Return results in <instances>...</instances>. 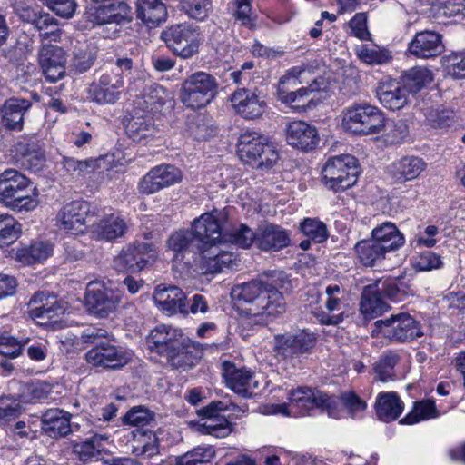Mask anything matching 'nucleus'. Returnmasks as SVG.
I'll list each match as a JSON object with an SVG mask.
<instances>
[{"label": "nucleus", "mask_w": 465, "mask_h": 465, "mask_svg": "<svg viewBox=\"0 0 465 465\" xmlns=\"http://www.w3.org/2000/svg\"><path fill=\"white\" fill-rule=\"evenodd\" d=\"M153 299L157 308L167 315L188 314L187 297L177 286L159 284L154 289Z\"/></svg>", "instance_id": "23"}, {"label": "nucleus", "mask_w": 465, "mask_h": 465, "mask_svg": "<svg viewBox=\"0 0 465 465\" xmlns=\"http://www.w3.org/2000/svg\"><path fill=\"white\" fill-rule=\"evenodd\" d=\"M181 171L172 164H161L152 168L139 182V193L153 194L179 183Z\"/></svg>", "instance_id": "20"}, {"label": "nucleus", "mask_w": 465, "mask_h": 465, "mask_svg": "<svg viewBox=\"0 0 465 465\" xmlns=\"http://www.w3.org/2000/svg\"><path fill=\"white\" fill-rule=\"evenodd\" d=\"M152 243L141 242L128 245L114 259V267L118 272H138L147 265L154 256Z\"/></svg>", "instance_id": "18"}, {"label": "nucleus", "mask_w": 465, "mask_h": 465, "mask_svg": "<svg viewBox=\"0 0 465 465\" xmlns=\"http://www.w3.org/2000/svg\"><path fill=\"white\" fill-rule=\"evenodd\" d=\"M31 101L24 98H8L0 107L1 124L11 131H21L25 113L31 108Z\"/></svg>", "instance_id": "30"}, {"label": "nucleus", "mask_w": 465, "mask_h": 465, "mask_svg": "<svg viewBox=\"0 0 465 465\" xmlns=\"http://www.w3.org/2000/svg\"><path fill=\"white\" fill-rule=\"evenodd\" d=\"M290 88L278 85L277 96L282 103L298 112H304L316 105L314 99L320 89L316 81H312L308 86L301 87L296 91H291Z\"/></svg>", "instance_id": "26"}, {"label": "nucleus", "mask_w": 465, "mask_h": 465, "mask_svg": "<svg viewBox=\"0 0 465 465\" xmlns=\"http://www.w3.org/2000/svg\"><path fill=\"white\" fill-rule=\"evenodd\" d=\"M135 114L126 126V133L134 143L145 145L160 138L162 132L152 115L146 114L138 115L137 112Z\"/></svg>", "instance_id": "31"}, {"label": "nucleus", "mask_w": 465, "mask_h": 465, "mask_svg": "<svg viewBox=\"0 0 465 465\" xmlns=\"http://www.w3.org/2000/svg\"><path fill=\"white\" fill-rule=\"evenodd\" d=\"M108 440L105 434H94L84 440L73 443V453L83 462L97 460L101 455L103 443Z\"/></svg>", "instance_id": "41"}, {"label": "nucleus", "mask_w": 465, "mask_h": 465, "mask_svg": "<svg viewBox=\"0 0 465 465\" xmlns=\"http://www.w3.org/2000/svg\"><path fill=\"white\" fill-rule=\"evenodd\" d=\"M258 234L246 224H239L230 233L226 232V237L223 238V242H230L241 248H249L254 240L257 241Z\"/></svg>", "instance_id": "59"}, {"label": "nucleus", "mask_w": 465, "mask_h": 465, "mask_svg": "<svg viewBox=\"0 0 465 465\" xmlns=\"http://www.w3.org/2000/svg\"><path fill=\"white\" fill-rule=\"evenodd\" d=\"M327 312H314L316 319L322 325H338L343 321L342 297L343 290L339 284H330L325 289Z\"/></svg>", "instance_id": "27"}, {"label": "nucleus", "mask_w": 465, "mask_h": 465, "mask_svg": "<svg viewBox=\"0 0 465 465\" xmlns=\"http://www.w3.org/2000/svg\"><path fill=\"white\" fill-rule=\"evenodd\" d=\"M341 127L355 135L378 134L385 128V115L380 108L369 103H354L343 109Z\"/></svg>", "instance_id": "3"}, {"label": "nucleus", "mask_w": 465, "mask_h": 465, "mask_svg": "<svg viewBox=\"0 0 465 465\" xmlns=\"http://www.w3.org/2000/svg\"><path fill=\"white\" fill-rule=\"evenodd\" d=\"M31 317L40 325H55L59 318L64 314L66 305L57 300L56 296L49 295L45 292H39L30 299L29 303Z\"/></svg>", "instance_id": "16"}, {"label": "nucleus", "mask_w": 465, "mask_h": 465, "mask_svg": "<svg viewBox=\"0 0 465 465\" xmlns=\"http://www.w3.org/2000/svg\"><path fill=\"white\" fill-rule=\"evenodd\" d=\"M124 84L123 76L106 71L90 85L89 94L99 104H114L120 98Z\"/></svg>", "instance_id": "25"}, {"label": "nucleus", "mask_w": 465, "mask_h": 465, "mask_svg": "<svg viewBox=\"0 0 465 465\" xmlns=\"http://www.w3.org/2000/svg\"><path fill=\"white\" fill-rule=\"evenodd\" d=\"M222 243H216L204 251L198 257V271L202 273H217L224 269H233L238 266L239 260L232 252L223 249Z\"/></svg>", "instance_id": "22"}, {"label": "nucleus", "mask_w": 465, "mask_h": 465, "mask_svg": "<svg viewBox=\"0 0 465 465\" xmlns=\"http://www.w3.org/2000/svg\"><path fill=\"white\" fill-rule=\"evenodd\" d=\"M137 18L147 26L155 27L167 17V10L161 0H137Z\"/></svg>", "instance_id": "39"}, {"label": "nucleus", "mask_w": 465, "mask_h": 465, "mask_svg": "<svg viewBox=\"0 0 465 465\" xmlns=\"http://www.w3.org/2000/svg\"><path fill=\"white\" fill-rule=\"evenodd\" d=\"M359 173L357 159L351 154H341L327 160L322 170V178L328 189L340 192L354 185Z\"/></svg>", "instance_id": "7"}, {"label": "nucleus", "mask_w": 465, "mask_h": 465, "mask_svg": "<svg viewBox=\"0 0 465 465\" xmlns=\"http://www.w3.org/2000/svg\"><path fill=\"white\" fill-rule=\"evenodd\" d=\"M53 253V246L45 242H37L29 248L20 251L18 257L21 262L31 264L46 260Z\"/></svg>", "instance_id": "51"}, {"label": "nucleus", "mask_w": 465, "mask_h": 465, "mask_svg": "<svg viewBox=\"0 0 465 465\" xmlns=\"http://www.w3.org/2000/svg\"><path fill=\"white\" fill-rule=\"evenodd\" d=\"M167 251L172 252L175 264L198 269L200 252L195 248V238L191 230L180 229L170 234L166 241Z\"/></svg>", "instance_id": "15"}, {"label": "nucleus", "mask_w": 465, "mask_h": 465, "mask_svg": "<svg viewBox=\"0 0 465 465\" xmlns=\"http://www.w3.org/2000/svg\"><path fill=\"white\" fill-rule=\"evenodd\" d=\"M150 347L160 354H165L173 364L181 363L185 351L184 339L181 330L169 325L156 326L149 336Z\"/></svg>", "instance_id": "14"}, {"label": "nucleus", "mask_w": 465, "mask_h": 465, "mask_svg": "<svg viewBox=\"0 0 465 465\" xmlns=\"http://www.w3.org/2000/svg\"><path fill=\"white\" fill-rule=\"evenodd\" d=\"M372 333L391 342L404 343L423 336L420 324L406 312L391 314L389 318L377 320Z\"/></svg>", "instance_id": "8"}, {"label": "nucleus", "mask_w": 465, "mask_h": 465, "mask_svg": "<svg viewBox=\"0 0 465 465\" xmlns=\"http://www.w3.org/2000/svg\"><path fill=\"white\" fill-rule=\"evenodd\" d=\"M26 347V353L34 361H43L48 355V341L44 339L31 337L24 338L23 349Z\"/></svg>", "instance_id": "62"}, {"label": "nucleus", "mask_w": 465, "mask_h": 465, "mask_svg": "<svg viewBox=\"0 0 465 465\" xmlns=\"http://www.w3.org/2000/svg\"><path fill=\"white\" fill-rule=\"evenodd\" d=\"M84 18L94 26L114 23L116 15L111 5H91L86 7Z\"/></svg>", "instance_id": "50"}, {"label": "nucleus", "mask_w": 465, "mask_h": 465, "mask_svg": "<svg viewBox=\"0 0 465 465\" xmlns=\"http://www.w3.org/2000/svg\"><path fill=\"white\" fill-rule=\"evenodd\" d=\"M94 227L97 237L107 241L122 237L127 230L125 220L119 213L105 214Z\"/></svg>", "instance_id": "42"}, {"label": "nucleus", "mask_w": 465, "mask_h": 465, "mask_svg": "<svg viewBox=\"0 0 465 465\" xmlns=\"http://www.w3.org/2000/svg\"><path fill=\"white\" fill-rule=\"evenodd\" d=\"M94 61V56L91 51L89 44L86 42L77 43L74 46L72 65L79 73L86 72L91 68Z\"/></svg>", "instance_id": "58"}, {"label": "nucleus", "mask_w": 465, "mask_h": 465, "mask_svg": "<svg viewBox=\"0 0 465 465\" xmlns=\"http://www.w3.org/2000/svg\"><path fill=\"white\" fill-rule=\"evenodd\" d=\"M422 159L416 156H405L394 161L388 166L389 174L396 182L402 183L416 179L425 168Z\"/></svg>", "instance_id": "36"}, {"label": "nucleus", "mask_w": 465, "mask_h": 465, "mask_svg": "<svg viewBox=\"0 0 465 465\" xmlns=\"http://www.w3.org/2000/svg\"><path fill=\"white\" fill-rule=\"evenodd\" d=\"M183 9L190 17L203 21L213 9V2L212 0H185Z\"/></svg>", "instance_id": "64"}, {"label": "nucleus", "mask_w": 465, "mask_h": 465, "mask_svg": "<svg viewBox=\"0 0 465 465\" xmlns=\"http://www.w3.org/2000/svg\"><path fill=\"white\" fill-rule=\"evenodd\" d=\"M214 455L215 450L212 446H198L180 456L177 465H207Z\"/></svg>", "instance_id": "53"}, {"label": "nucleus", "mask_w": 465, "mask_h": 465, "mask_svg": "<svg viewBox=\"0 0 465 465\" xmlns=\"http://www.w3.org/2000/svg\"><path fill=\"white\" fill-rule=\"evenodd\" d=\"M121 302V293L104 284L90 282L85 294V302L91 313L99 318L107 317L116 310Z\"/></svg>", "instance_id": "17"}, {"label": "nucleus", "mask_w": 465, "mask_h": 465, "mask_svg": "<svg viewBox=\"0 0 465 465\" xmlns=\"http://www.w3.org/2000/svg\"><path fill=\"white\" fill-rule=\"evenodd\" d=\"M390 305L379 292L378 283H370L363 287L360 302V311L366 319L376 318L388 312Z\"/></svg>", "instance_id": "35"}, {"label": "nucleus", "mask_w": 465, "mask_h": 465, "mask_svg": "<svg viewBox=\"0 0 465 465\" xmlns=\"http://www.w3.org/2000/svg\"><path fill=\"white\" fill-rule=\"evenodd\" d=\"M218 93L216 78L206 72L198 71L182 84L180 99L187 108L201 109L207 106Z\"/></svg>", "instance_id": "6"}, {"label": "nucleus", "mask_w": 465, "mask_h": 465, "mask_svg": "<svg viewBox=\"0 0 465 465\" xmlns=\"http://www.w3.org/2000/svg\"><path fill=\"white\" fill-rule=\"evenodd\" d=\"M400 356L395 351L384 352L375 363L374 370L378 379L386 382L395 376L394 367L398 363Z\"/></svg>", "instance_id": "54"}, {"label": "nucleus", "mask_w": 465, "mask_h": 465, "mask_svg": "<svg viewBox=\"0 0 465 465\" xmlns=\"http://www.w3.org/2000/svg\"><path fill=\"white\" fill-rule=\"evenodd\" d=\"M371 238L387 252L399 249L404 244V237L391 222H385L375 227Z\"/></svg>", "instance_id": "40"}, {"label": "nucleus", "mask_w": 465, "mask_h": 465, "mask_svg": "<svg viewBox=\"0 0 465 465\" xmlns=\"http://www.w3.org/2000/svg\"><path fill=\"white\" fill-rule=\"evenodd\" d=\"M404 410V403L394 391L380 392L375 401L378 419L384 422L397 420Z\"/></svg>", "instance_id": "37"}, {"label": "nucleus", "mask_w": 465, "mask_h": 465, "mask_svg": "<svg viewBox=\"0 0 465 465\" xmlns=\"http://www.w3.org/2000/svg\"><path fill=\"white\" fill-rule=\"evenodd\" d=\"M438 411L434 401H422L415 402L412 410L400 420V424L412 425L421 420L436 418Z\"/></svg>", "instance_id": "49"}, {"label": "nucleus", "mask_w": 465, "mask_h": 465, "mask_svg": "<svg viewBox=\"0 0 465 465\" xmlns=\"http://www.w3.org/2000/svg\"><path fill=\"white\" fill-rule=\"evenodd\" d=\"M302 232L310 240L322 243L329 237L326 224L317 218H304L300 223Z\"/></svg>", "instance_id": "55"}, {"label": "nucleus", "mask_w": 465, "mask_h": 465, "mask_svg": "<svg viewBox=\"0 0 465 465\" xmlns=\"http://www.w3.org/2000/svg\"><path fill=\"white\" fill-rule=\"evenodd\" d=\"M72 415L61 409L45 411L41 417L42 430L50 437H63L71 432Z\"/></svg>", "instance_id": "34"}, {"label": "nucleus", "mask_w": 465, "mask_h": 465, "mask_svg": "<svg viewBox=\"0 0 465 465\" xmlns=\"http://www.w3.org/2000/svg\"><path fill=\"white\" fill-rule=\"evenodd\" d=\"M230 102L234 112L245 120H256L262 116L267 103L253 90L241 87L230 95Z\"/></svg>", "instance_id": "19"}, {"label": "nucleus", "mask_w": 465, "mask_h": 465, "mask_svg": "<svg viewBox=\"0 0 465 465\" xmlns=\"http://www.w3.org/2000/svg\"><path fill=\"white\" fill-rule=\"evenodd\" d=\"M9 432L15 440H33L37 438V429L32 419L15 421L7 425Z\"/></svg>", "instance_id": "63"}, {"label": "nucleus", "mask_w": 465, "mask_h": 465, "mask_svg": "<svg viewBox=\"0 0 465 465\" xmlns=\"http://www.w3.org/2000/svg\"><path fill=\"white\" fill-rule=\"evenodd\" d=\"M154 413L143 406L133 407L123 417V424L143 427L153 420Z\"/></svg>", "instance_id": "61"}, {"label": "nucleus", "mask_w": 465, "mask_h": 465, "mask_svg": "<svg viewBox=\"0 0 465 465\" xmlns=\"http://www.w3.org/2000/svg\"><path fill=\"white\" fill-rule=\"evenodd\" d=\"M16 152L23 156V163L33 172H39L45 165V156L35 142L24 140L16 144Z\"/></svg>", "instance_id": "45"}, {"label": "nucleus", "mask_w": 465, "mask_h": 465, "mask_svg": "<svg viewBox=\"0 0 465 465\" xmlns=\"http://www.w3.org/2000/svg\"><path fill=\"white\" fill-rule=\"evenodd\" d=\"M223 376L228 388L243 398H252L258 387L254 373L245 368H239L234 363H223Z\"/></svg>", "instance_id": "21"}, {"label": "nucleus", "mask_w": 465, "mask_h": 465, "mask_svg": "<svg viewBox=\"0 0 465 465\" xmlns=\"http://www.w3.org/2000/svg\"><path fill=\"white\" fill-rule=\"evenodd\" d=\"M290 243L288 232L279 225L268 224L260 230L257 245L262 251H278Z\"/></svg>", "instance_id": "38"}, {"label": "nucleus", "mask_w": 465, "mask_h": 465, "mask_svg": "<svg viewBox=\"0 0 465 465\" xmlns=\"http://www.w3.org/2000/svg\"><path fill=\"white\" fill-rule=\"evenodd\" d=\"M357 259L363 266L373 267L385 258L387 252L372 238L362 240L354 247Z\"/></svg>", "instance_id": "44"}, {"label": "nucleus", "mask_w": 465, "mask_h": 465, "mask_svg": "<svg viewBox=\"0 0 465 465\" xmlns=\"http://www.w3.org/2000/svg\"><path fill=\"white\" fill-rule=\"evenodd\" d=\"M25 411L20 396L0 395V427L5 428L18 419Z\"/></svg>", "instance_id": "46"}, {"label": "nucleus", "mask_w": 465, "mask_h": 465, "mask_svg": "<svg viewBox=\"0 0 465 465\" xmlns=\"http://www.w3.org/2000/svg\"><path fill=\"white\" fill-rule=\"evenodd\" d=\"M221 405H223V403L220 401L213 402L202 410L205 419L198 425L199 432L212 435L219 439L225 438L231 433L230 422L217 412L221 410V408H219Z\"/></svg>", "instance_id": "33"}, {"label": "nucleus", "mask_w": 465, "mask_h": 465, "mask_svg": "<svg viewBox=\"0 0 465 465\" xmlns=\"http://www.w3.org/2000/svg\"><path fill=\"white\" fill-rule=\"evenodd\" d=\"M409 52L418 58L428 59L440 55L443 50L441 35L434 31H421L409 44Z\"/></svg>", "instance_id": "29"}, {"label": "nucleus", "mask_w": 465, "mask_h": 465, "mask_svg": "<svg viewBox=\"0 0 465 465\" xmlns=\"http://www.w3.org/2000/svg\"><path fill=\"white\" fill-rule=\"evenodd\" d=\"M432 73L425 67H413L405 71L401 76V84L408 94L418 93L432 81Z\"/></svg>", "instance_id": "47"}, {"label": "nucleus", "mask_w": 465, "mask_h": 465, "mask_svg": "<svg viewBox=\"0 0 465 465\" xmlns=\"http://www.w3.org/2000/svg\"><path fill=\"white\" fill-rule=\"evenodd\" d=\"M265 280H253L235 285L232 289V298L240 304H249L248 314L256 324L266 325L282 315L286 309L282 287L277 280L282 279V271H272Z\"/></svg>", "instance_id": "1"}, {"label": "nucleus", "mask_w": 465, "mask_h": 465, "mask_svg": "<svg viewBox=\"0 0 465 465\" xmlns=\"http://www.w3.org/2000/svg\"><path fill=\"white\" fill-rule=\"evenodd\" d=\"M161 38L174 54L183 59L192 58L199 53L201 33L197 26L174 25L163 31Z\"/></svg>", "instance_id": "11"}, {"label": "nucleus", "mask_w": 465, "mask_h": 465, "mask_svg": "<svg viewBox=\"0 0 465 465\" xmlns=\"http://www.w3.org/2000/svg\"><path fill=\"white\" fill-rule=\"evenodd\" d=\"M273 341L276 355L284 360H292L312 353L317 338L314 332L303 329L275 335Z\"/></svg>", "instance_id": "13"}, {"label": "nucleus", "mask_w": 465, "mask_h": 465, "mask_svg": "<svg viewBox=\"0 0 465 465\" xmlns=\"http://www.w3.org/2000/svg\"><path fill=\"white\" fill-rule=\"evenodd\" d=\"M30 181L15 169L0 173V202L15 212H28L38 205L36 195L30 194Z\"/></svg>", "instance_id": "4"}, {"label": "nucleus", "mask_w": 465, "mask_h": 465, "mask_svg": "<svg viewBox=\"0 0 465 465\" xmlns=\"http://www.w3.org/2000/svg\"><path fill=\"white\" fill-rule=\"evenodd\" d=\"M372 283L379 284V292L382 297H387L393 301H400L406 296V285L403 282L395 279L376 280Z\"/></svg>", "instance_id": "60"}, {"label": "nucleus", "mask_w": 465, "mask_h": 465, "mask_svg": "<svg viewBox=\"0 0 465 465\" xmlns=\"http://www.w3.org/2000/svg\"><path fill=\"white\" fill-rule=\"evenodd\" d=\"M287 400L293 417L312 415L319 409L325 411L331 418H340L339 400L334 395L309 387H298L288 391Z\"/></svg>", "instance_id": "5"}, {"label": "nucleus", "mask_w": 465, "mask_h": 465, "mask_svg": "<svg viewBox=\"0 0 465 465\" xmlns=\"http://www.w3.org/2000/svg\"><path fill=\"white\" fill-rule=\"evenodd\" d=\"M227 215L223 211L214 210L204 213L192 223V232L195 238V248L200 254L213 247L216 243L223 242L226 237V230L223 222Z\"/></svg>", "instance_id": "9"}, {"label": "nucleus", "mask_w": 465, "mask_h": 465, "mask_svg": "<svg viewBox=\"0 0 465 465\" xmlns=\"http://www.w3.org/2000/svg\"><path fill=\"white\" fill-rule=\"evenodd\" d=\"M38 60L46 81L55 83L64 77L66 55L63 48L54 45H43Z\"/></svg>", "instance_id": "24"}, {"label": "nucleus", "mask_w": 465, "mask_h": 465, "mask_svg": "<svg viewBox=\"0 0 465 465\" xmlns=\"http://www.w3.org/2000/svg\"><path fill=\"white\" fill-rule=\"evenodd\" d=\"M99 206L84 200H74L66 203L56 215L58 228L68 233L78 235L87 228V219L98 215Z\"/></svg>", "instance_id": "10"}, {"label": "nucleus", "mask_w": 465, "mask_h": 465, "mask_svg": "<svg viewBox=\"0 0 465 465\" xmlns=\"http://www.w3.org/2000/svg\"><path fill=\"white\" fill-rule=\"evenodd\" d=\"M132 351L115 344L114 335L104 343L93 347L85 353V361L89 365L111 371L123 369L132 361Z\"/></svg>", "instance_id": "12"}, {"label": "nucleus", "mask_w": 465, "mask_h": 465, "mask_svg": "<svg viewBox=\"0 0 465 465\" xmlns=\"http://www.w3.org/2000/svg\"><path fill=\"white\" fill-rule=\"evenodd\" d=\"M286 139L288 143L302 151H311L319 143L317 129L303 122H291L286 128Z\"/></svg>", "instance_id": "28"}, {"label": "nucleus", "mask_w": 465, "mask_h": 465, "mask_svg": "<svg viewBox=\"0 0 465 465\" xmlns=\"http://www.w3.org/2000/svg\"><path fill=\"white\" fill-rule=\"evenodd\" d=\"M21 232V224L9 214H0V247L15 242Z\"/></svg>", "instance_id": "56"}, {"label": "nucleus", "mask_w": 465, "mask_h": 465, "mask_svg": "<svg viewBox=\"0 0 465 465\" xmlns=\"http://www.w3.org/2000/svg\"><path fill=\"white\" fill-rule=\"evenodd\" d=\"M159 440L152 430H136L132 440V451L136 456L152 458L160 452Z\"/></svg>", "instance_id": "43"}, {"label": "nucleus", "mask_w": 465, "mask_h": 465, "mask_svg": "<svg viewBox=\"0 0 465 465\" xmlns=\"http://www.w3.org/2000/svg\"><path fill=\"white\" fill-rule=\"evenodd\" d=\"M425 124L433 129L450 127L454 122V113L441 108H428L424 112Z\"/></svg>", "instance_id": "52"}, {"label": "nucleus", "mask_w": 465, "mask_h": 465, "mask_svg": "<svg viewBox=\"0 0 465 465\" xmlns=\"http://www.w3.org/2000/svg\"><path fill=\"white\" fill-rule=\"evenodd\" d=\"M164 93V88L162 86L157 85L150 88L143 97L136 101L137 109L140 108L146 114L154 115L165 104Z\"/></svg>", "instance_id": "48"}, {"label": "nucleus", "mask_w": 465, "mask_h": 465, "mask_svg": "<svg viewBox=\"0 0 465 465\" xmlns=\"http://www.w3.org/2000/svg\"><path fill=\"white\" fill-rule=\"evenodd\" d=\"M356 54L361 61L369 64H383L391 58L388 50L380 49L370 45H361L357 47Z\"/></svg>", "instance_id": "57"}, {"label": "nucleus", "mask_w": 465, "mask_h": 465, "mask_svg": "<svg viewBox=\"0 0 465 465\" xmlns=\"http://www.w3.org/2000/svg\"><path fill=\"white\" fill-rule=\"evenodd\" d=\"M237 153L241 161L259 170H270L279 160V152L268 137L252 130L240 134Z\"/></svg>", "instance_id": "2"}, {"label": "nucleus", "mask_w": 465, "mask_h": 465, "mask_svg": "<svg viewBox=\"0 0 465 465\" xmlns=\"http://www.w3.org/2000/svg\"><path fill=\"white\" fill-rule=\"evenodd\" d=\"M377 97L385 108L396 111L407 104L409 94L401 82L387 79L380 83L377 88Z\"/></svg>", "instance_id": "32"}]
</instances>
